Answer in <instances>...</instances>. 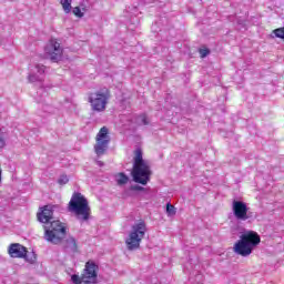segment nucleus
Returning a JSON list of instances; mask_svg holds the SVG:
<instances>
[{
    "label": "nucleus",
    "mask_w": 284,
    "mask_h": 284,
    "mask_svg": "<svg viewBox=\"0 0 284 284\" xmlns=\"http://www.w3.org/2000/svg\"><path fill=\"white\" fill-rule=\"evenodd\" d=\"M273 34L276 37V39H283L284 40V27L274 29Z\"/></svg>",
    "instance_id": "19"
},
{
    "label": "nucleus",
    "mask_w": 284,
    "mask_h": 284,
    "mask_svg": "<svg viewBox=\"0 0 284 284\" xmlns=\"http://www.w3.org/2000/svg\"><path fill=\"white\" fill-rule=\"evenodd\" d=\"M128 181H130V178H128V175H125V173L115 174V182L118 185H125V184H128Z\"/></svg>",
    "instance_id": "16"
},
{
    "label": "nucleus",
    "mask_w": 284,
    "mask_h": 284,
    "mask_svg": "<svg viewBox=\"0 0 284 284\" xmlns=\"http://www.w3.org/2000/svg\"><path fill=\"white\" fill-rule=\"evenodd\" d=\"M69 212L75 214L77 220L82 222L90 221V214H92L88 199L81 193H73L69 202Z\"/></svg>",
    "instance_id": "2"
},
{
    "label": "nucleus",
    "mask_w": 284,
    "mask_h": 284,
    "mask_svg": "<svg viewBox=\"0 0 284 284\" xmlns=\"http://www.w3.org/2000/svg\"><path fill=\"white\" fill-rule=\"evenodd\" d=\"M44 239L53 245H59L65 239V224L59 220L52 221L50 226L45 227Z\"/></svg>",
    "instance_id": "6"
},
{
    "label": "nucleus",
    "mask_w": 284,
    "mask_h": 284,
    "mask_svg": "<svg viewBox=\"0 0 284 284\" xmlns=\"http://www.w3.org/2000/svg\"><path fill=\"white\" fill-rule=\"evenodd\" d=\"M241 239L244 240L253 250L261 243V235H258L256 231H247L241 235Z\"/></svg>",
    "instance_id": "12"
},
{
    "label": "nucleus",
    "mask_w": 284,
    "mask_h": 284,
    "mask_svg": "<svg viewBox=\"0 0 284 284\" xmlns=\"http://www.w3.org/2000/svg\"><path fill=\"white\" fill-rule=\"evenodd\" d=\"M82 10H83V12H85V8H83Z\"/></svg>",
    "instance_id": "25"
},
{
    "label": "nucleus",
    "mask_w": 284,
    "mask_h": 284,
    "mask_svg": "<svg viewBox=\"0 0 284 284\" xmlns=\"http://www.w3.org/2000/svg\"><path fill=\"white\" fill-rule=\"evenodd\" d=\"M148 232V224H145V221L140 220L136 221L129 232V235L125 240L126 248L130 252H133V250H139L141 247V241L145 239V234Z\"/></svg>",
    "instance_id": "3"
},
{
    "label": "nucleus",
    "mask_w": 284,
    "mask_h": 284,
    "mask_svg": "<svg viewBox=\"0 0 284 284\" xmlns=\"http://www.w3.org/2000/svg\"><path fill=\"white\" fill-rule=\"evenodd\" d=\"M64 248L67 252L75 253L79 250V246L77 245V240L74 237H68L64 243Z\"/></svg>",
    "instance_id": "15"
},
{
    "label": "nucleus",
    "mask_w": 284,
    "mask_h": 284,
    "mask_svg": "<svg viewBox=\"0 0 284 284\" xmlns=\"http://www.w3.org/2000/svg\"><path fill=\"white\" fill-rule=\"evenodd\" d=\"M43 74H45V65L36 64L28 77L30 83H43Z\"/></svg>",
    "instance_id": "10"
},
{
    "label": "nucleus",
    "mask_w": 284,
    "mask_h": 284,
    "mask_svg": "<svg viewBox=\"0 0 284 284\" xmlns=\"http://www.w3.org/2000/svg\"><path fill=\"white\" fill-rule=\"evenodd\" d=\"M69 181H70V179H68V175H61V176L58 179L59 185H65V184H68Z\"/></svg>",
    "instance_id": "22"
},
{
    "label": "nucleus",
    "mask_w": 284,
    "mask_h": 284,
    "mask_svg": "<svg viewBox=\"0 0 284 284\" xmlns=\"http://www.w3.org/2000/svg\"><path fill=\"white\" fill-rule=\"evenodd\" d=\"M199 52H200L201 59H205V57H207V54H210V49L203 48V49H200Z\"/></svg>",
    "instance_id": "23"
},
{
    "label": "nucleus",
    "mask_w": 284,
    "mask_h": 284,
    "mask_svg": "<svg viewBox=\"0 0 284 284\" xmlns=\"http://www.w3.org/2000/svg\"><path fill=\"white\" fill-rule=\"evenodd\" d=\"M73 14L77 16L79 19L83 18V11H81L80 7H74L72 10Z\"/></svg>",
    "instance_id": "21"
},
{
    "label": "nucleus",
    "mask_w": 284,
    "mask_h": 284,
    "mask_svg": "<svg viewBox=\"0 0 284 284\" xmlns=\"http://www.w3.org/2000/svg\"><path fill=\"white\" fill-rule=\"evenodd\" d=\"M97 164H98L100 168H103V162H102V161H98Z\"/></svg>",
    "instance_id": "24"
},
{
    "label": "nucleus",
    "mask_w": 284,
    "mask_h": 284,
    "mask_svg": "<svg viewBox=\"0 0 284 284\" xmlns=\"http://www.w3.org/2000/svg\"><path fill=\"white\" fill-rule=\"evenodd\" d=\"M232 212L236 221H250V219H252V213H250V207H247V203L243 201L234 200L232 202Z\"/></svg>",
    "instance_id": "8"
},
{
    "label": "nucleus",
    "mask_w": 284,
    "mask_h": 284,
    "mask_svg": "<svg viewBox=\"0 0 284 284\" xmlns=\"http://www.w3.org/2000/svg\"><path fill=\"white\" fill-rule=\"evenodd\" d=\"M136 123H138V125H148V123H150L148 121V115H145V114L139 115L136 118Z\"/></svg>",
    "instance_id": "18"
},
{
    "label": "nucleus",
    "mask_w": 284,
    "mask_h": 284,
    "mask_svg": "<svg viewBox=\"0 0 284 284\" xmlns=\"http://www.w3.org/2000/svg\"><path fill=\"white\" fill-rule=\"evenodd\" d=\"M44 52L49 59L53 61V63H59V61H61L63 58V48L61 47V43H59V41L55 39H51L48 42Z\"/></svg>",
    "instance_id": "7"
},
{
    "label": "nucleus",
    "mask_w": 284,
    "mask_h": 284,
    "mask_svg": "<svg viewBox=\"0 0 284 284\" xmlns=\"http://www.w3.org/2000/svg\"><path fill=\"white\" fill-rule=\"evenodd\" d=\"M52 207L47 205L38 213V221H40V223H50V221H52Z\"/></svg>",
    "instance_id": "14"
},
{
    "label": "nucleus",
    "mask_w": 284,
    "mask_h": 284,
    "mask_svg": "<svg viewBox=\"0 0 284 284\" xmlns=\"http://www.w3.org/2000/svg\"><path fill=\"white\" fill-rule=\"evenodd\" d=\"M11 258H23L28 254L26 247L21 244H11L9 247Z\"/></svg>",
    "instance_id": "13"
},
{
    "label": "nucleus",
    "mask_w": 284,
    "mask_h": 284,
    "mask_svg": "<svg viewBox=\"0 0 284 284\" xmlns=\"http://www.w3.org/2000/svg\"><path fill=\"white\" fill-rule=\"evenodd\" d=\"M235 254L240 256H250L252 250H254L250 244H247L242 237L237 241L233 247Z\"/></svg>",
    "instance_id": "11"
},
{
    "label": "nucleus",
    "mask_w": 284,
    "mask_h": 284,
    "mask_svg": "<svg viewBox=\"0 0 284 284\" xmlns=\"http://www.w3.org/2000/svg\"><path fill=\"white\" fill-rule=\"evenodd\" d=\"M99 276V265L93 261L85 263L83 273L81 276L74 274L71 276V281L74 284H95Z\"/></svg>",
    "instance_id": "5"
},
{
    "label": "nucleus",
    "mask_w": 284,
    "mask_h": 284,
    "mask_svg": "<svg viewBox=\"0 0 284 284\" xmlns=\"http://www.w3.org/2000/svg\"><path fill=\"white\" fill-rule=\"evenodd\" d=\"M111 94L108 88L99 89L89 93L88 103L92 112H105L108 110V103H110Z\"/></svg>",
    "instance_id": "4"
},
{
    "label": "nucleus",
    "mask_w": 284,
    "mask_h": 284,
    "mask_svg": "<svg viewBox=\"0 0 284 284\" xmlns=\"http://www.w3.org/2000/svg\"><path fill=\"white\" fill-rule=\"evenodd\" d=\"M150 165L145 160H143V151L141 149L135 150L134 152V164H133V181L135 183H141V185H148V181H150Z\"/></svg>",
    "instance_id": "1"
},
{
    "label": "nucleus",
    "mask_w": 284,
    "mask_h": 284,
    "mask_svg": "<svg viewBox=\"0 0 284 284\" xmlns=\"http://www.w3.org/2000/svg\"><path fill=\"white\" fill-rule=\"evenodd\" d=\"M109 144L110 135H108V128L103 126L100 129L97 135V144L94 145L95 154L98 156H102V154H105V150H108Z\"/></svg>",
    "instance_id": "9"
},
{
    "label": "nucleus",
    "mask_w": 284,
    "mask_h": 284,
    "mask_svg": "<svg viewBox=\"0 0 284 284\" xmlns=\"http://www.w3.org/2000/svg\"><path fill=\"white\" fill-rule=\"evenodd\" d=\"M60 3L67 14L72 12V0H60Z\"/></svg>",
    "instance_id": "17"
},
{
    "label": "nucleus",
    "mask_w": 284,
    "mask_h": 284,
    "mask_svg": "<svg viewBox=\"0 0 284 284\" xmlns=\"http://www.w3.org/2000/svg\"><path fill=\"white\" fill-rule=\"evenodd\" d=\"M166 213L169 214V216H174V214H176V209L174 207V205L168 204Z\"/></svg>",
    "instance_id": "20"
}]
</instances>
